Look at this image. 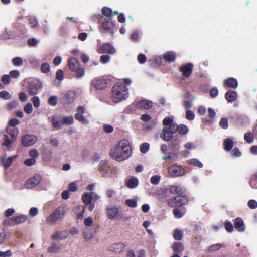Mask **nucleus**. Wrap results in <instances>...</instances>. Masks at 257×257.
I'll return each instance as SVG.
<instances>
[{
    "label": "nucleus",
    "mask_w": 257,
    "mask_h": 257,
    "mask_svg": "<svg viewBox=\"0 0 257 257\" xmlns=\"http://www.w3.org/2000/svg\"><path fill=\"white\" fill-rule=\"evenodd\" d=\"M131 146L126 140L120 141L110 151L111 157L117 161L127 159L131 156Z\"/></svg>",
    "instance_id": "obj_1"
},
{
    "label": "nucleus",
    "mask_w": 257,
    "mask_h": 257,
    "mask_svg": "<svg viewBox=\"0 0 257 257\" xmlns=\"http://www.w3.org/2000/svg\"><path fill=\"white\" fill-rule=\"evenodd\" d=\"M91 20L101 24L99 26V30L101 33H109L113 34L114 33L115 26L112 19L103 18L100 14H94L91 17Z\"/></svg>",
    "instance_id": "obj_2"
},
{
    "label": "nucleus",
    "mask_w": 257,
    "mask_h": 257,
    "mask_svg": "<svg viewBox=\"0 0 257 257\" xmlns=\"http://www.w3.org/2000/svg\"><path fill=\"white\" fill-rule=\"evenodd\" d=\"M162 123L164 127L160 135L161 138L169 142L173 139V134L175 133V122L172 117H166L163 120Z\"/></svg>",
    "instance_id": "obj_3"
},
{
    "label": "nucleus",
    "mask_w": 257,
    "mask_h": 257,
    "mask_svg": "<svg viewBox=\"0 0 257 257\" xmlns=\"http://www.w3.org/2000/svg\"><path fill=\"white\" fill-rule=\"evenodd\" d=\"M128 89L122 83H118L112 87V99L115 103H117L125 99L128 97Z\"/></svg>",
    "instance_id": "obj_4"
},
{
    "label": "nucleus",
    "mask_w": 257,
    "mask_h": 257,
    "mask_svg": "<svg viewBox=\"0 0 257 257\" xmlns=\"http://www.w3.org/2000/svg\"><path fill=\"white\" fill-rule=\"evenodd\" d=\"M65 214V211L64 207L59 206L47 218L46 222L48 224L55 225L58 220L64 217Z\"/></svg>",
    "instance_id": "obj_5"
},
{
    "label": "nucleus",
    "mask_w": 257,
    "mask_h": 257,
    "mask_svg": "<svg viewBox=\"0 0 257 257\" xmlns=\"http://www.w3.org/2000/svg\"><path fill=\"white\" fill-rule=\"evenodd\" d=\"M120 208L115 205H109L106 208V214L110 220L121 219L122 215L120 211Z\"/></svg>",
    "instance_id": "obj_6"
},
{
    "label": "nucleus",
    "mask_w": 257,
    "mask_h": 257,
    "mask_svg": "<svg viewBox=\"0 0 257 257\" xmlns=\"http://www.w3.org/2000/svg\"><path fill=\"white\" fill-rule=\"evenodd\" d=\"M85 112V108L83 106H79L77 108L76 113L75 114V118L83 124H88L89 123V120L84 116Z\"/></svg>",
    "instance_id": "obj_7"
},
{
    "label": "nucleus",
    "mask_w": 257,
    "mask_h": 257,
    "mask_svg": "<svg viewBox=\"0 0 257 257\" xmlns=\"http://www.w3.org/2000/svg\"><path fill=\"white\" fill-rule=\"evenodd\" d=\"M168 173L173 177H177L183 176L184 171L181 166L175 165L169 167Z\"/></svg>",
    "instance_id": "obj_8"
},
{
    "label": "nucleus",
    "mask_w": 257,
    "mask_h": 257,
    "mask_svg": "<svg viewBox=\"0 0 257 257\" xmlns=\"http://www.w3.org/2000/svg\"><path fill=\"white\" fill-rule=\"evenodd\" d=\"M38 140L37 137L32 135H25L22 137V145L25 147H30L34 145Z\"/></svg>",
    "instance_id": "obj_9"
},
{
    "label": "nucleus",
    "mask_w": 257,
    "mask_h": 257,
    "mask_svg": "<svg viewBox=\"0 0 257 257\" xmlns=\"http://www.w3.org/2000/svg\"><path fill=\"white\" fill-rule=\"evenodd\" d=\"M41 177L39 175H35L29 178L25 183V186L27 189H31L40 183Z\"/></svg>",
    "instance_id": "obj_10"
},
{
    "label": "nucleus",
    "mask_w": 257,
    "mask_h": 257,
    "mask_svg": "<svg viewBox=\"0 0 257 257\" xmlns=\"http://www.w3.org/2000/svg\"><path fill=\"white\" fill-rule=\"evenodd\" d=\"M91 85L96 89L101 90L107 87V82L103 78H97L92 81Z\"/></svg>",
    "instance_id": "obj_11"
},
{
    "label": "nucleus",
    "mask_w": 257,
    "mask_h": 257,
    "mask_svg": "<svg viewBox=\"0 0 257 257\" xmlns=\"http://www.w3.org/2000/svg\"><path fill=\"white\" fill-rule=\"evenodd\" d=\"M62 101L66 104H72L75 99L76 93L74 91H69L67 93L62 95Z\"/></svg>",
    "instance_id": "obj_12"
},
{
    "label": "nucleus",
    "mask_w": 257,
    "mask_h": 257,
    "mask_svg": "<svg viewBox=\"0 0 257 257\" xmlns=\"http://www.w3.org/2000/svg\"><path fill=\"white\" fill-rule=\"evenodd\" d=\"M193 65L191 63H188L180 67V71L182 72L184 77H189L192 72Z\"/></svg>",
    "instance_id": "obj_13"
},
{
    "label": "nucleus",
    "mask_w": 257,
    "mask_h": 257,
    "mask_svg": "<svg viewBox=\"0 0 257 257\" xmlns=\"http://www.w3.org/2000/svg\"><path fill=\"white\" fill-rule=\"evenodd\" d=\"M98 52L99 53H108L112 54L116 52V50L111 44L107 43L103 44L100 47Z\"/></svg>",
    "instance_id": "obj_14"
},
{
    "label": "nucleus",
    "mask_w": 257,
    "mask_h": 257,
    "mask_svg": "<svg viewBox=\"0 0 257 257\" xmlns=\"http://www.w3.org/2000/svg\"><path fill=\"white\" fill-rule=\"evenodd\" d=\"M180 141L175 139V137L173 138L170 142L169 147L172 151V154L176 155L180 149Z\"/></svg>",
    "instance_id": "obj_15"
},
{
    "label": "nucleus",
    "mask_w": 257,
    "mask_h": 257,
    "mask_svg": "<svg viewBox=\"0 0 257 257\" xmlns=\"http://www.w3.org/2000/svg\"><path fill=\"white\" fill-rule=\"evenodd\" d=\"M85 211L84 206L78 205L74 207V212L77 219L82 220L83 218V214Z\"/></svg>",
    "instance_id": "obj_16"
},
{
    "label": "nucleus",
    "mask_w": 257,
    "mask_h": 257,
    "mask_svg": "<svg viewBox=\"0 0 257 257\" xmlns=\"http://www.w3.org/2000/svg\"><path fill=\"white\" fill-rule=\"evenodd\" d=\"M125 246L123 243L117 242L110 246L109 250L115 252V253H119L122 251Z\"/></svg>",
    "instance_id": "obj_17"
},
{
    "label": "nucleus",
    "mask_w": 257,
    "mask_h": 257,
    "mask_svg": "<svg viewBox=\"0 0 257 257\" xmlns=\"http://www.w3.org/2000/svg\"><path fill=\"white\" fill-rule=\"evenodd\" d=\"M152 106V102L151 101L142 100L138 102L136 104V107L138 109H148Z\"/></svg>",
    "instance_id": "obj_18"
},
{
    "label": "nucleus",
    "mask_w": 257,
    "mask_h": 257,
    "mask_svg": "<svg viewBox=\"0 0 257 257\" xmlns=\"http://www.w3.org/2000/svg\"><path fill=\"white\" fill-rule=\"evenodd\" d=\"M15 35L13 30L6 28L4 31L0 35V39L2 40H8L13 38Z\"/></svg>",
    "instance_id": "obj_19"
},
{
    "label": "nucleus",
    "mask_w": 257,
    "mask_h": 257,
    "mask_svg": "<svg viewBox=\"0 0 257 257\" xmlns=\"http://www.w3.org/2000/svg\"><path fill=\"white\" fill-rule=\"evenodd\" d=\"M224 97L228 103H232L237 99V94L236 91L229 90L226 92Z\"/></svg>",
    "instance_id": "obj_20"
},
{
    "label": "nucleus",
    "mask_w": 257,
    "mask_h": 257,
    "mask_svg": "<svg viewBox=\"0 0 257 257\" xmlns=\"http://www.w3.org/2000/svg\"><path fill=\"white\" fill-rule=\"evenodd\" d=\"M234 227L239 232H243L245 230V226L243 220L239 217H237L234 220Z\"/></svg>",
    "instance_id": "obj_21"
},
{
    "label": "nucleus",
    "mask_w": 257,
    "mask_h": 257,
    "mask_svg": "<svg viewBox=\"0 0 257 257\" xmlns=\"http://www.w3.org/2000/svg\"><path fill=\"white\" fill-rule=\"evenodd\" d=\"M68 236V233L66 231L63 230L60 232L56 231L52 234L51 238L53 240H63L66 239Z\"/></svg>",
    "instance_id": "obj_22"
},
{
    "label": "nucleus",
    "mask_w": 257,
    "mask_h": 257,
    "mask_svg": "<svg viewBox=\"0 0 257 257\" xmlns=\"http://www.w3.org/2000/svg\"><path fill=\"white\" fill-rule=\"evenodd\" d=\"M51 122L54 127L60 129L63 125L62 117L57 116H53L51 118Z\"/></svg>",
    "instance_id": "obj_23"
},
{
    "label": "nucleus",
    "mask_w": 257,
    "mask_h": 257,
    "mask_svg": "<svg viewBox=\"0 0 257 257\" xmlns=\"http://www.w3.org/2000/svg\"><path fill=\"white\" fill-rule=\"evenodd\" d=\"M28 90L31 96H34L38 93V85L37 83L30 82L28 84Z\"/></svg>",
    "instance_id": "obj_24"
},
{
    "label": "nucleus",
    "mask_w": 257,
    "mask_h": 257,
    "mask_svg": "<svg viewBox=\"0 0 257 257\" xmlns=\"http://www.w3.org/2000/svg\"><path fill=\"white\" fill-rule=\"evenodd\" d=\"M17 155H14L6 159L4 157H1V161L5 169H8L12 164L14 159L16 158Z\"/></svg>",
    "instance_id": "obj_25"
},
{
    "label": "nucleus",
    "mask_w": 257,
    "mask_h": 257,
    "mask_svg": "<svg viewBox=\"0 0 257 257\" xmlns=\"http://www.w3.org/2000/svg\"><path fill=\"white\" fill-rule=\"evenodd\" d=\"M15 140H12V138H10L7 134H4L3 136V142L2 143V145L6 147L8 149L11 148L13 142Z\"/></svg>",
    "instance_id": "obj_26"
},
{
    "label": "nucleus",
    "mask_w": 257,
    "mask_h": 257,
    "mask_svg": "<svg viewBox=\"0 0 257 257\" xmlns=\"http://www.w3.org/2000/svg\"><path fill=\"white\" fill-rule=\"evenodd\" d=\"M224 84L228 87L235 89L238 86V82L236 79L231 77L225 80Z\"/></svg>",
    "instance_id": "obj_27"
},
{
    "label": "nucleus",
    "mask_w": 257,
    "mask_h": 257,
    "mask_svg": "<svg viewBox=\"0 0 257 257\" xmlns=\"http://www.w3.org/2000/svg\"><path fill=\"white\" fill-rule=\"evenodd\" d=\"M126 186L131 189L136 188L139 183V180L137 177H134L128 179L126 182Z\"/></svg>",
    "instance_id": "obj_28"
},
{
    "label": "nucleus",
    "mask_w": 257,
    "mask_h": 257,
    "mask_svg": "<svg viewBox=\"0 0 257 257\" xmlns=\"http://www.w3.org/2000/svg\"><path fill=\"white\" fill-rule=\"evenodd\" d=\"M6 131L12 138V140H16L19 132L17 128L7 126Z\"/></svg>",
    "instance_id": "obj_29"
},
{
    "label": "nucleus",
    "mask_w": 257,
    "mask_h": 257,
    "mask_svg": "<svg viewBox=\"0 0 257 257\" xmlns=\"http://www.w3.org/2000/svg\"><path fill=\"white\" fill-rule=\"evenodd\" d=\"M175 133L178 132L181 135H185L188 132V127L184 124L177 125L175 122Z\"/></svg>",
    "instance_id": "obj_30"
},
{
    "label": "nucleus",
    "mask_w": 257,
    "mask_h": 257,
    "mask_svg": "<svg viewBox=\"0 0 257 257\" xmlns=\"http://www.w3.org/2000/svg\"><path fill=\"white\" fill-rule=\"evenodd\" d=\"M163 58L165 61L169 63L172 62L176 59V54L172 51L167 52L163 55Z\"/></svg>",
    "instance_id": "obj_31"
},
{
    "label": "nucleus",
    "mask_w": 257,
    "mask_h": 257,
    "mask_svg": "<svg viewBox=\"0 0 257 257\" xmlns=\"http://www.w3.org/2000/svg\"><path fill=\"white\" fill-rule=\"evenodd\" d=\"M68 66L71 71H75L78 68L79 62L76 59L72 58L68 61Z\"/></svg>",
    "instance_id": "obj_32"
},
{
    "label": "nucleus",
    "mask_w": 257,
    "mask_h": 257,
    "mask_svg": "<svg viewBox=\"0 0 257 257\" xmlns=\"http://www.w3.org/2000/svg\"><path fill=\"white\" fill-rule=\"evenodd\" d=\"M169 191L171 193L173 194L181 195L182 193V189L180 186L175 185L170 186Z\"/></svg>",
    "instance_id": "obj_33"
},
{
    "label": "nucleus",
    "mask_w": 257,
    "mask_h": 257,
    "mask_svg": "<svg viewBox=\"0 0 257 257\" xmlns=\"http://www.w3.org/2000/svg\"><path fill=\"white\" fill-rule=\"evenodd\" d=\"M28 61L33 68H37L40 65V60L34 56H30L28 58Z\"/></svg>",
    "instance_id": "obj_34"
},
{
    "label": "nucleus",
    "mask_w": 257,
    "mask_h": 257,
    "mask_svg": "<svg viewBox=\"0 0 257 257\" xmlns=\"http://www.w3.org/2000/svg\"><path fill=\"white\" fill-rule=\"evenodd\" d=\"M81 199L86 205H88L92 203V196L90 193H85L82 195Z\"/></svg>",
    "instance_id": "obj_35"
},
{
    "label": "nucleus",
    "mask_w": 257,
    "mask_h": 257,
    "mask_svg": "<svg viewBox=\"0 0 257 257\" xmlns=\"http://www.w3.org/2000/svg\"><path fill=\"white\" fill-rule=\"evenodd\" d=\"M112 10L108 7H104L102 9V16L103 18L112 19Z\"/></svg>",
    "instance_id": "obj_36"
},
{
    "label": "nucleus",
    "mask_w": 257,
    "mask_h": 257,
    "mask_svg": "<svg viewBox=\"0 0 257 257\" xmlns=\"http://www.w3.org/2000/svg\"><path fill=\"white\" fill-rule=\"evenodd\" d=\"M223 145L224 146V149L227 151H229L233 147V142L232 140L230 139H225L224 140Z\"/></svg>",
    "instance_id": "obj_37"
},
{
    "label": "nucleus",
    "mask_w": 257,
    "mask_h": 257,
    "mask_svg": "<svg viewBox=\"0 0 257 257\" xmlns=\"http://www.w3.org/2000/svg\"><path fill=\"white\" fill-rule=\"evenodd\" d=\"M249 184L252 189H257V172L251 176Z\"/></svg>",
    "instance_id": "obj_38"
},
{
    "label": "nucleus",
    "mask_w": 257,
    "mask_h": 257,
    "mask_svg": "<svg viewBox=\"0 0 257 257\" xmlns=\"http://www.w3.org/2000/svg\"><path fill=\"white\" fill-rule=\"evenodd\" d=\"M48 251L51 253H58L61 250L59 245L56 243H52L51 245L48 248Z\"/></svg>",
    "instance_id": "obj_39"
},
{
    "label": "nucleus",
    "mask_w": 257,
    "mask_h": 257,
    "mask_svg": "<svg viewBox=\"0 0 257 257\" xmlns=\"http://www.w3.org/2000/svg\"><path fill=\"white\" fill-rule=\"evenodd\" d=\"M27 217L24 215H20L17 216L13 217V220L16 224H20L25 222L27 220Z\"/></svg>",
    "instance_id": "obj_40"
},
{
    "label": "nucleus",
    "mask_w": 257,
    "mask_h": 257,
    "mask_svg": "<svg viewBox=\"0 0 257 257\" xmlns=\"http://www.w3.org/2000/svg\"><path fill=\"white\" fill-rule=\"evenodd\" d=\"M178 198V206H180L185 205L188 201L186 196L179 195L177 196Z\"/></svg>",
    "instance_id": "obj_41"
},
{
    "label": "nucleus",
    "mask_w": 257,
    "mask_h": 257,
    "mask_svg": "<svg viewBox=\"0 0 257 257\" xmlns=\"http://www.w3.org/2000/svg\"><path fill=\"white\" fill-rule=\"evenodd\" d=\"M12 62L13 65L17 67H21L23 65V59L20 57H16L12 59Z\"/></svg>",
    "instance_id": "obj_42"
},
{
    "label": "nucleus",
    "mask_w": 257,
    "mask_h": 257,
    "mask_svg": "<svg viewBox=\"0 0 257 257\" xmlns=\"http://www.w3.org/2000/svg\"><path fill=\"white\" fill-rule=\"evenodd\" d=\"M101 174L103 177L108 178L112 176L113 172L112 169L110 166H108L105 170L103 171Z\"/></svg>",
    "instance_id": "obj_43"
},
{
    "label": "nucleus",
    "mask_w": 257,
    "mask_h": 257,
    "mask_svg": "<svg viewBox=\"0 0 257 257\" xmlns=\"http://www.w3.org/2000/svg\"><path fill=\"white\" fill-rule=\"evenodd\" d=\"M109 166L107 161L105 160H101L98 166V170L101 173Z\"/></svg>",
    "instance_id": "obj_44"
},
{
    "label": "nucleus",
    "mask_w": 257,
    "mask_h": 257,
    "mask_svg": "<svg viewBox=\"0 0 257 257\" xmlns=\"http://www.w3.org/2000/svg\"><path fill=\"white\" fill-rule=\"evenodd\" d=\"M173 249L175 252H181L184 249L183 244L181 242H175L172 246Z\"/></svg>",
    "instance_id": "obj_45"
},
{
    "label": "nucleus",
    "mask_w": 257,
    "mask_h": 257,
    "mask_svg": "<svg viewBox=\"0 0 257 257\" xmlns=\"http://www.w3.org/2000/svg\"><path fill=\"white\" fill-rule=\"evenodd\" d=\"M254 134L250 132L246 133L244 134V140L248 143L250 144L253 142L254 140Z\"/></svg>",
    "instance_id": "obj_46"
},
{
    "label": "nucleus",
    "mask_w": 257,
    "mask_h": 257,
    "mask_svg": "<svg viewBox=\"0 0 257 257\" xmlns=\"http://www.w3.org/2000/svg\"><path fill=\"white\" fill-rule=\"evenodd\" d=\"M223 246L222 244L220 243H216L215 244H213L208 247L207 249V251L208 252H214L220 249Z\"/></svg>",
    "instance_id": "obj_47"
},
{
    "label": "nucleus",
    "mask_w": 257,
    "mask_h": 257,
    "mask_svg": "<svg viewBox=\"0 0 257 257\" xmlns=\"http://www.w3.org/2000/svg\"><path fill=\"white\" fill-rule=\"evenodd\" d=\"M63 125H71L74 123V118L72 116L62 117Z\"/></svg>",
    "instance_id": "obj_48"
},
{
    "label": "nucleus",
    "mask_w": 257,
    "mask_h": 257,
    "mask_svg": "<svg viewBox=\"0 0 257 257\" xmlns=\"http://www.w3.org/2000/svg\"><path fill=\"white\" fill-rule=\"evenodd\" d=\"M182 237H183L182 232L178 229H176L174 230V234H173L174 238L177 240H181L182 239Z\"/></svg>",
    "instance_id": "obj_49"
},
{
    "label": "nucleus",
    "mask_w": 257,
    "mask_h": 257,
    "mask_svg": "<svg viewBox=\"0 0 257 257\" xmlns=\"http://www.w3.org/2000/svg\"><path fill=\"white\" fill-rule=\"evenodd\" d=\"M168 205L171 207H176L178 206V198L177 196L173 197L168 201Z\"/></svg>",
    "instance_id": "obj_50"
},
{
    "label": "nucleus",
    "mask_w": 257,
    "mask_h": 257,
    "mask_svg": "<svg viewBox=\"0 0 257 257\" xmlns=\"http://www.w3.org/2000/svg\"><path fill=\"white\" fill-rule=\"evenodd\" d=\"M83 235L86 240H90L93 237L92 233L88 229L85 230L83 232Z\"/></svg>",
    "instance_id": "obj_51"
},
{
    "label": "nucleus",
    "mask_w": 257,
    "mask_h": 257,
    "mask_svg": "<svg viewBox=\"0 0 257 257\" xmlns=\"http://www.w3.org/2000/svg\"><path fill=\"white\" fill-rule=\"evenodd\" d=\"M150 144L148 143H144L142 144L140 147V151L142 153H146L149 150Z\"/></svg>",
    "instance_id": "obj_52"
},
{
    "label": "nucleus",
    "mask_w": 257,
    "mask_h": 257,
    "mask_svg": "<svg viewBox=\"0 0 257 257\" xmlns=\"http://www.w3.org/2000/svg\"><path fill=\"white\" fill-rule=\"evenodd\" d=\"M41 70L43 73H47L50 71V67L48 63H43L41 66Z\"/></svg>",
    "instance_id": "obj_53"
},
{
    "label": "nucleus",
    "mask_w": 257,
    "mask_h": 257,
    "mask_svg": "<svg viewBox=\"0 0 257 257\" xmlns=\"http://www.w3.org/2000/svg\"><path fill=\"white\" fill-rule=\"evenodd\" d=\"M0 97L4 100H10L12 96L8 91L3 90L0 92Z\"/></svg>",
    "instance_id": "obj_54"
},
{
    "label": "nucleus",
    "mask_w": 257,
    "mask_h": 257,
    "mask_svg": "<svg viewBox=\"0 0 257 257\" xmlns=\"http://www.w3.org/2000/svg\"><path fill=\"white\" fill-rule=\"evenodd\" d=\"M219 125L223 129L227 128L228 126L227 118L226 117L221 118L219 122Z\"/></svg>",
    "instance_id": "obj_55"
},
{
    "label": "nucleus",
    "mask_w": 257,
    "mask_h": 257,
    "mask_svg": "<svg viewBox=\"0 0 257 257\" xmlns=\"http://www.w3.org/2000/svg\"><path fill=\"white\" fill-rule=\"evenodd\" d=\"M125 204L130 207L135 208L137 206V201L136 199H127L125 200Z\"/></svg>",
    "instance_id": "obj_56"
},
{
    "label": "nucleus",
    "mask_w": 257,
    "mask_h": 257,
    "mask_svg": "<svg viewBox=\"0 0 257 257\" xmlns=\"http://www.w3.org/2000/svg\"><path fill=\"white\" fill-rule=\"evenodd\" d=\"M29 23L33 28L36 27L38 25L37 19L34 17H31L29 19Z\"/></svg>",
    "instance_id": "obj_57"
},
{
    "label": "nucleus",
    "mask_w": 257,
    "mask_h": 257,
    "mask_svg": "<svg viewBox=\"0 0 257 257\" xmlns=\"http://www.w3.org/2000/svg\"><path fill=\"white\" fill-rule=\"evenodd\" d=\"M48 103L51 106H55L57 103V97L55 96H51L49 97Z\"/></svg>",
    "instance_id": "obj_58"
},
{
    "label": "nucleus",
    "mask_w": 257,
    "mask_h": 257,
    "mask_svg": "<svg viewBox=\"0 0 257 257\" xmlns=\"http://www.w3.org/2000/svg\"><path fill=\"white\" fill-rule=\"evenodd\" d=\"M20 123V121L16 118L11 119L8 123V126L11 127H14L15 126L18 125Z\"/></svg>",
    "instance_id": "obj_59"
},
{
    "label": "nucleus",
    "mask_w": 257,
    "mask_h": 257,
    "mask_svg": "<svg viewBox=\"0 0 257 257\" xmlns=\"http://www.w3.org/2000/svg\"><path fill=\"white\" fill-rule=\"evenodd\" d=\"M161 180V176L159 175H154L151 177L150 179L151 183L153 185H157L159 183Z\"/></svg>",
    "instance_id": "obj_60"
},
{
    "label": "nucleus",
    "mask_w": 257,
    "mask_h": 257,
    "mask_svg": "<svg viewBox=\"0 0 257 257\" xmlns=\"http://www.w3.org/2000/svg\"><path fill=\"white\" fill-rule=\"evenodd\" d=\"M190 163L199 168L203 167V164L197 159H191L189 161Z\"/></svg>",
    "instance_id": "obj_61"
},
{
    "label": "nucleus",
    "mask_w": 257,
    "mask_h": 257,
    "mask_svg": "<svg viewBox=\"0 0 257 257\" xmlns=\"http://www.w3.org/2000/svg\"><path fill=\"white\" fill-rule=\"evenodd\" d=\"M1 80L4 84H9L11 82V77L10 75L4 74L2 76Z\"/></svg>",
    "instance_id": "obj_62"
},
{
    "label": "nucleus",
    "mask_w": 257,
    "mask_h": 257,
    "mask_svg": "<svg viewBox=\"0 0 257 257\" xmlns=\"http://www.w3.org/2000/svg\"><path fill=\"white\" fill-rule=\"evenodd\" d=\"M226 230L228 232H231L233 230V226L230 221H226L224 224Z\"/></svg>",
    "instance_id": "obj_63"
},
{
    "label": "nucleus",
    "mask_w": 257,
    "mask_h": 257,
    "mask_svg": "<svg viewBox=\"0 0 257 257\" xmlns=\"http://www.w3.org/2000/svg\"><path fill=\"white\" fill-rule=\"evenodd\" d=\"M75 71H76V76L78 78H81L84 75L85 70L83 68H78Z\"/></svg>",
    "instance_id": "obj_64"
}]
</instances>
